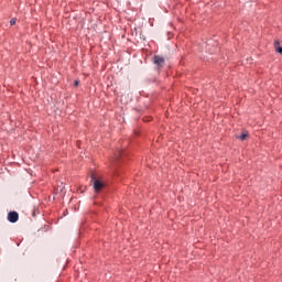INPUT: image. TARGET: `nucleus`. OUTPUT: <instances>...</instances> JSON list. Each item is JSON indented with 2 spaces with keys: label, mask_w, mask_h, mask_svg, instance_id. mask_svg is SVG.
Wrapping results in <instances>:
<instances>
[{
  "label": "nucleus",
  "mask_w": 282,
  "mask_h": 282,
  "mask_svg": "<svg viewBox=\"0 0 282 282\" xmlns=\"http://www.w3.org/2000/svg\"><path fill=\"white\" fill-rule=\"evenodd\" d=\"M17 24V19H11V21H10V25H15Z\"/></svg>",
  "instance_id": "obj_6"
},
{
  "label": "nucleus",
  "mask_w": 282,
  "mask_h": 282,
  "mask_svg": "<svg viewBox=\"0 0 282 282\" xmlns=\"http://www.w3.org/2000/svg\"><path fill=\"white\" fill-rule=\"evenodd\" d=\"M246 138H248V132H242L239 140H246Z\"/></svg>",
  "instance_id": "obj_5"
},
{
  "label": "nucleus",
  "mask_w": 282,
  "mask_h": 282,
  "mask_svg": "<svg viewBox=\"0 0 282 282\" xmlns=\"http://www.w3.org/2000/svg\"><path fill=\"white\" fill-rule=\"evenodd\" d=\"M8 220L11 223V224H17V221H19V213L17 212H10L8 214Z\"/></svg>",
  "instance_id": "obj_2"
},
{
  "label": "nucleus",
  "mask_w": 282,
  "mask_h": 282,
  "mask_svg": "<svg viewBox=\"0 0 282 282\" xmlns=\"http://www.w3.org/2000/svg\"><path fill=\"white\" fill-rule=\"evenodd\" d=\"M153 63H154V65H156V67H164L165 61H164V57L156 55L153 58Z\"/></svg>",
  "instance_id": "obj_3"
},
{
  "label": "nucleus",
  "mask_w": 282,
  "mask_h": 282,
  "mask_svg": "<svg viewBox=\"0 0 282 282\" xmlns=\"http://www.w3.org/2000/svg\"><path fill=\"white\" fill-rule=\"evenodd\" d=\"M79 83H80V82L75 80V82H74L75 87H78Z\"/></svg>",
  "instance_id": "obj_7"
},
{
  "label": "nucleus",
  "mask_w": 282,
  "mask_h": 282,
  "mask_svg": "<svg viewBox=\"0 0 282 282\" xmlns=\"http://www.w3.org/2000/svg\"><path fill=\"white\" fill-rule=\"evenodd\" d=\"M274 47H275V52H278V54H282V47L279 46V41L274 42Z\"/></svg>",
  "instance_id": "obj_4"
},
{
  "label": "nucleus",
  "mask_w": 282,
  "mask_h": 282,
  "mask_svg": "<svg viewBox=\"0 0 282 282\" xmlns=\"http://www.w3.org/2000/svg\"><path fill=\"white\" fill-rule=\"evenodd\" d=\"M94 188H95V193H100V191H102V188H105V184L98 180H96V177L91 178Z\"/></svg>",
  "instance_id": "obj_1"
}]
</instances>
